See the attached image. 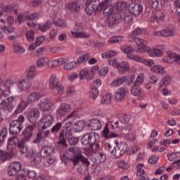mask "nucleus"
Segmentation results:
<instances>
[{"label":"nucleus","instance_id":"052dcab7","mask_svg":"<svg viewBox=\"0 0 180 180\" xmlns=\"http://www.w3.org/2000/svg\"><path fill=\"white\" fill-rule=\"evenodd\" d=\"M144 82V74L143 73H140L136 77V81L134 83V85H141Z\"/></svg>","mask_w":180,"mask_h":180},{"label":"nucleus","instance_id":"e433bc0d","mask_svg":"<svg viewBox=\"0 0 180 180\" xmlns=\"http://www.w3.org/2000/svg\"><path fill=\"white\" fill-rule=\"evenodd\" d=\"M131 94L133 96H140L143 94L141 87L137 84H134L131 87Z\"/></svg>","mask_w":180,"mask_h":180},{"label":"nucleus","instance_id":"ea45409f","mask_svg":"<svg viewBox=\"0 0 180 180\" xmlns=\"http://www.w3.org/2000/svg\"><path fill=\"white\" fill-rule=\"evenodd\" d=\"M13 51L14 53H16L17 54H24L25 53L26 49H25V47H23L20 44L15 42L13 44Z\"/></svg>","mask_w":180,"mask_h":180},{"label":"nucleus","instance_id":"473e14b6","mask_svg":"<svg viewBox=\"0 0 180 180\" xmlns=\"http://www.w3.org/2000/svg\"><path fill=\"white\" fill-rule=\"evenodd\" d=\"M50 64V59L48 57H40L37 61V65L39 68H43L47 65L49 67Z\"/></svg>","mask_w":180,"mask_h":180},{"label":"nucleus","instance_id":"bf43d9fd","mask_svg":"<svg viewBox=\"0 0 180 180\" xmlns=\"http://www.w3.org/2000/svg\"><path fill=\"white\" fill-rule=\"evenodd\" d=\"M117 54V51H108L104 53H102V58H110L111 57H115Z\"/></svg>","mask_w":180,"mask_h":180},{"label":"nucleus","instance_id":"412c9836","mask_svg":"<svg viewBox=\"0 0 180 180\" xmlns=\"http://www.w3.org/2000/svg\"><path fill=\"white\" fill-rule=\"evenodd\" d=\"M129 91L126 88L120 87L117 89L115 93V101L116 102H122L126 96H127Z\"/></svg>","mask_w":180,"mask_h":180},{"label":"nucleus","instance_id":"79ce46f5","mask_svg":"<svg viewBox=\"0 0 180 180\" xmlns=\"http://www.w3.org/2000/svg\"><path fill=\"white\" fill-rule=\"evenodd\" d=\"M112 99H113V96L111 94H105L102 97L101 103L102 105H109L112 102Z\"/></svg>","mask_w":180,"mask_h":180},{"label":"nucleus","instance_id":"9b49d317","mask_svg":"<svg viewBox=\"0 0 180 180\" xmlns=\"http://www.w3.org/2000/svg\"><path fill=\"white\" fill-rule=\"evenodd\" d=\"M103 124H105V121L97 118H93L90 120L89 122L87 124V126L89 127V129H91V130L96 131L98 130H101Z\"/></svg>","mask_w":180,"mask_h":180},{"label":"nucleus","instance_id":"72a5a7b5","mask_svg":"<svg viewBox=\"0 0 180 180\" xmlns=\"http://www.w3.org/2000/svg\"><path fill=\"white\" fill-rule=\"evenodd\" d=\"M117 68L120 74H126V72L130 70V66L127 62L124 61L120 63Z\"/></svg>","mask_w":180,"mask_h":180},{"label":"nucleus","instance_id":"4be33fe9","mask_svg":"<svg viewBox=\"0 0 180 180\" xmlns=\"http://www.w3.org/2000/svg\"><path fill=\"white\" fill-rule=\"evenodd\" d=\"M146 53L150 57H161L164 53V52L162 51V48H161V46H158L153 49H148Z\"/></svg>","mask_w":180,"mask_h":180},{"label":"nucleus","instance_id":"0e129e2a","mask_svg":"<svg viewBox=\"0 0 180 180\" xmlns=\"http://www.w3.org/2000/svg\"><path fill=\"white\" fill-rule=\"evenodd\" d=\"M41 18L40 13H34L31 15L28 14L27 20H37Z\"/></svg>","mask_w":180,"mask_h":180},{"label":"nucleus","instance_id":"c756f323","mask_svg":"<svg viewBox=\"0 0 180 180\" xmlns=\"http://www.w3.org/2000/svg\"><path fill=\"white\" fill-rule=\"evenodd\" d=\"M43 96H44V95L39 92L31 93L27 97V102H29V103L37 102V101H39L40 98H43Z\"/></svg>","mask_w":180,"mask_h":180},{"label":"nucleus","instance_id":"7ed1b4c3","mask_svg":"<svg viewBox=\"0 0 180 180\" xmlns=\"http://www.w3.org/2000/svg\"><path fill=\"white\" fill-rule=\"evenodd\" d=\"M60 160L64 164H68V162H70V161H72V162H73L75 165H77V164H78V162H79L80 161L86 167H89V165L91 164L89 162V160H88V159L82 155H75L72 158H70L69 156L67 155V154H62L60 155Z\"/></svg>","mask_w":180,"mask_h":180},{"label":"nucleus","instance_id":"bb28decb","mask_svg":"<svg viewBox=\"0 0 180 180\" xmlns=\"http://www.w3.org/2000/svg\"><path fill=\"white\" fill-rule=\"evenodd\" d=\"M44 129H39V131L37 134V138L33 141L34 143H40L41 140L49 137L50 134V130L44 131Z\"/></svg>","mask_w":180,"mask_h":180},{"label":"nucleus","instance_id":"603ef678","mask_svg":"<svg viewBox=\"0 0 180 180\" xmlns=\"http://www.w3.org/2000/svg\"><path fill=\"white\" fill-rule=\"evenodd\" d=\"M2 86H4V79H2V77H0V96H4V98H6V96L9 95V91L2 89Z\"/></svg>","mask_w":180,"mask_h":180},{"label":"nucleus","instance_id":"aec40b11","mask_svg":"<svg viewBox=\"0 0 180 180\" xmlns=\"http://www.w3.org/2000/svg\"><path fill=\"white\" fill-rule=\"evenodd\" d=\"M32 81L27 77L22 79L18 84V87L20 91H27L32 87Z\"/></svg>","mask_w":180,"mask_h":180},{"label":"nucleus","instance_id":"0eeeda50","mask_svg":"<svg viewBox=\"0 0 180 180\" xmlns=\"http://www.w3.org/2000/svg\"><path fill=\"white\" fill-rule=\"evenodd\" d=\"M127 151H129V146L124 143H117L116 147L112 149L111 153L115 158H121Z\"/></svg>","mask_w":180,"mask_h":180},{"label":"nucleus","instance_id":"2eb2a0df","mask_svg":"<svg viewBox=\"0 0 180 180\" xmlns=\"http://www.w3.org/2000/svg\"><path fill=\"white\" fill-rule=\"evenodd\" d=\"M25 157L30 158L32 165H37L40 164V162L41 161V158H40V153L36 151V150H30V153L26 155Z\"/></svg>","mask_w":180,"mask_h":180},{"label":"nucleus","instance_id":"3c124183","mask_svg":"<svg viewBox=\"0 0 180 180\" xmlns=\"http://www.w3.org/2000/svg\"><path fill=\"white\" fill-rule=\"evenodd\" d=\"M89 95H90V98H91V99H94V101H95V99H96V98L99 96V90L98 89V87L91 86Z\"/></svg>","mask_w":180,"mask_h":180},{"label":"nucleus","instance_id":"a18cd8bd","mask_svg":"<svg viewBox=\"0 0 180 180\" xmlns=\"http://www.w3.org/2000/svg\"><path fill=\"white\" fill-rule=\"evenodd\" d=\"M78 65V62L77 60H75L65 64L63 68L64 70H73V68H77Z\"/></svg>","mask_w":180,"mask_h":180},{"label":"nucleus","instance_id":"c9c22d12","mask_svg":"<svg viewBox=\"0 0 180 180\" xmlns=\"http://www.w3.org/2000/svg\"><path fill=\"white\" fill-rule=\"evenodd\" d=\"M67 63V60H65V58H59V59H56L55 60H49V68H53L54 67H58V65H61L63 64H65Z\"/></svg>","mask_w":180,"mask_h":180},{"label":"nucleus","instance_id":"9d476101","mask_svg":"<svg viewBox=\"0 0 180 180\" xmlns=\"http://www.w3.org/2000/svg\"><path fill=\"white\" fill-rule=\"evenodd\" d=\"M38 106L41 112H49V110L53 109V107L54 106V102H53L51 98H42L39 101Z\"/></svg>","mask_w":180,"mask_h":180},{"label":"nucleus","instance_id":"dca6fc26","mask_svg":"<svg viewBox=\"0 0 180 180\" xmlns=\"http://www.w3.org/2000/svg\"><path fill=\"white\" fill-rule=\"evenodd\" d=\"M12 11L18 15V5L16 4H9L8 6H4L3 3H0V16L4 15V12H12Z\"/></svg>","mask_w":180,"mask_h":180},{"label":"nucleus","instance_id":"69168bd1","mask_svg":"<svg viewBox=\"0 0 180 180\" xmlns=\"http://www.w3.org/2000/svg\"><path fill=\"white\" fill-rule=\"evenodd\" d=\"M25 36L28 41H33V40H34V31L33 30L27 31Z\"/></svg>","mask_w":180,"mask_h":180},{"label":"nucleus","instance_id":"774afa93","mask_svg":"<svg viewBox=\"0 0 180 180\" xmlns=\"http://www.w3.org/2000/svg\"><path fill=\"white\" fill-rule=\"evenodd\" d=\"M1 30L4 32V33H13L15 30V27H12V26H4L1 27Z\"/></svg>","mask_w":180,"mask_h":180},{"label":"nucleus","instance_id":"7c9ffc66","mask_svg":"<svg viewBox=\"0 0 180 180\" xmlns=\"http://www.w3.org/2000/svg\"><path fill=\"white\" fill-rule=\"evenodd\" d=\"M121 18L120 20L118 21V23L121 21L123 20L124 23L125 25H130V23H133V15L130 14V13H124V14H120Z\"/></svg>","mask_w":180,"mask_h":180},{"label":"nucleus","instance_id":"c85d7f7f","mask_svg":"<svg viewBox=\"0 0 180 180\" xmlns=\"http://www.w3.org/2000/svg\"><path fill=\"white\" fill-rule=\"evenodd\" d=\"M54 148L51 146H45L40 151V155L42 158H46L52 155Z\"/></svg>","mask_w":180,"mask_h":180},{"label":"nucleus","instance_id":"5fc2aeb1","mask_svg":"<svg viewBox=\"0 0 180 180\" xmlns=\"http://www.w3.org/2000/svg\"><path fill=\"white\" fill-rule=\"evenodd\" d=\"M123 40H124V38L122 36L112 37L108 39V43L115 44L116 43H122Z\"/></svg>","mask_w":180,"mask_h":180},{"label":"nucleus","instance_id":"864d4df0","mask_svg":"<svg viewBox=\"0 0 180 180\" xmlns=\"http://www.w3.org/2000/svg\"><path fill=\"white\" fill-rule=\"evenodd\" d=\"M121 51L127 54V56H131V53L134 51V48L130 46H121Z\"/></svg>","mask_w":180,"mask_h":180},{"label":"nucleus","instance_id":"49530a36","mask_svg":"<svg viewBox=\"0 0 180 180\" xmlns=\"http://www.w3.org/2000/svg\"><path fill=\"white\" fill-rule=\"evenodd\" d=\"M46 160L44 161V165L45 167H50L56 162V156H53V155H51L50 156H48L45 158Z\"/></svg>","mask_w":180,"mask_h":180},{"label":"nucleus","instance_id":"8fccbe9b","mask_svg":"<svg viewBox=\"0 0 180 180\" xmlns=\"http://www.w3.org/2000/svg\"><path fill=\"white\" fill-rule=\"evenodd\" d=\"M68 9L71 11V12H79L80 7H79V4H78L77 1L70 3L68 6Z\"/></svg>","mask_w":180,"mask_h":180},{"label":"nucleus","instance_id":"13d9d810","mask_svg":"<svg viewBox=\"0 0 180 180\" xmlns=\"http://www.w3.org/2000/svg\"><path fill=\"white\" fill-rule=\"evenodd\" d=\"M167 54L169 58H174V61L180 65V55H178L177 53L172 51H169Z\"/></svg>","mask_w":180,"mask_h":180},{"label":"nucleus","instance_id":"a19ab883","mask_svg":"<svg viewBox=\"0 0 180 180\" xmlns=\"http://www.w3.org/2000/svg\"><path fill=\"white\" fill-rule=\"evenodd\" d=\"M26 108H27V103L25 101H21L14 113L15 115H19V113H22V112H23Z\"/></svg>","mask_w":180,"mask_h":180},{"label":"nucleus","instance_id":"680f3d73","mask_svg":"<svg viewBox=\"0 0 180 180\" xmlns=\"http://www.w3.org/2000/svg\"><path fill=\"white\" fill-rule=\"evenodd\" d=\"M8 135V129L3 128L0 132V144L4 143L5 139H6V136Z\"/></svg>","mask_w":180,"mask_h":180},{"label":"nucleus","instance_id":"a878e982","mask_svg":"<svg viewBox=\"0 0 180 180\" xmlns=\"http://www.w3.org/2000/svg\"><path fill=\"white\" fill-rule=\"evenodd\" d=\"M71 112V105L65 103H62L57 110V115L59 116H65V113Z\"/></svg>","mask_w":180,"mask_h":180},{"label":"nucleus","instance_id":"5701e85b","mask_svg":"<svg viewBox=\"0 0 180 180\" xmlns=\"http://www.w3.org/2000/svg\"><path fill=\"white\" fill-rule=\"evenodd\" d=\"M153 34L154 36L162 37H174V36H175V32L172 30L166 29L160 31H155Z\"/></svg>","mask_w":180,"mask_h":180},{"label":"nucleus","instance_id":"e2e57ef3","mask_svg":"<svg viewBox=\"0 0 180 180\" xmlns=\"http://www.w3.org/2000/svg\"><path fill=\"white\" fill-rule=\"evenodd\" d=\"M57 36H58V30L57 29H51L49 32V39L56 40Z\"/></svg>","mask_w":180,"mask_h":180},{"label":"nucleus","instance_id":"f03ea898","mask_svg":"<svg viewBox=\"0 0 180 180\" xmlns=\"http://www.w3.org/2000/svg\"><path fill=\"white\" fill-rule=\"evenodd\" d=\"M36 124H32L28 125L23 131L24 137L20 141V143H18V149L20 154H25V156L27 154H30V151H29V148L26 146V142L29 141L33 136V130L36 129Z\"/></svg>","mask_w":180,"mask_h":180},{"label":"nucleus","instance_id":"423d86ee","mask_svg":"<svg viewBox=\"0 0 180 180\" xmlns=\"http://www.w3.org/2000/svg\"><path fill=\"white\" fill-rule=\"evenodd\" d=\"M54 122V117L50 114L44 115L38 122V127L39 130H46L49 127H51Z\"/></svg>","mask_w":180,"mask_h":180},{"label":"nucleus","instance_id":"4c0bfd02","mask_svg":"<svg viewBox=\"0 0 180 180\" xmlns=\"http://www.w3.org/2000/svg\"><path fill=\"white\" fill-rule=\"evenodd\" d=\"M71 34L75 39H88L90 35L86 32L72 31Z\"/></svg>","mask_w":180,"mask_h":180},{"label":"nucleus","instance_id":"6ab92c4d","mask_svg":"<svg viewBox=\"0 0 180 180\" xmlns=\"http://www.w3.org/2000/svg\"><path fill=\"white\" fill-rule=\"evenodd\" d=\"M40 118V111L38 108H32L28 112V120L30 123H36Z\"/></svg>","mask_w":180,"mask_h":180},{"label":"nucleus","instance_id":"6e6d98bb","mask_svg":"<svg viewBox=\"0 0 180 180\" xmlns=\"http://www.w3.org/2000/svg\"><path fill=\"white\" fill-rule=\"evenodd\" d=\"M53 23L54 26H56V27H65V26H67L65 20L61 18H58V20H53Z\"/></svg>","mask_w":180,"mask_h":180},{"label":"nucleus","instance_id":"39448f33","mask_svg":"<svg viewBox=\"0 0 180 180\" xmlns=\"http://www.w3.org/2000/svg\"><path fill=\"white\" fill-rule=\"evenodd\" d=\"M49 85L51 89H53L55 92H57L58 95H63L64 94V86L58 83L57 75H52L49 80Z\"/></svg>","mask_w":180,"mask_h":180},{"label":"nucleus","instance_id":"58836bf2","mask_svg":"<svg viewBox=\"0 0 180 180\" xmlns=\"http://www.w3.org/2000/svg\"><path fill=\"white\" fill-rule=\"evenodd\" d=\"M165 0H153L152 8L155 11H161L164 5Z\"/></svg>","mask_w":180,"mask_h":180},{"label":"nucleus","instance_id":"09e8293b","mask_svg":"<svg viewBox=\"0 0 180 180\" xmlns=\"http://www.w3.org/2000/svg\"><path fill=\"white\" fill-rule=\"evenodd\" d=\"M150 70L152 72H155V74H164L165 72V68L160 65L152 67Z\"/></svg>","mask_w":180,"mask_h":180},{"label":"nucleus","instance_id":"ddd939ff","mask_svg":"<svg viewBox=\"0 0 180 180\" xmlns=\"http://www.w3.org/2000/svg\"><path fill=\"white\" fill-rule=\"evenodd\" d=\"M23 129V124L19 121H12L9 125L10 134H18Z\"/></svg>","mask_w":180,"mask_h":180},{"label":"nucleus","instance_id":"cd10ccee","mask_svg":"<svg viewBox=\"0 0 180 180\" xmlns=\"http://www.w3.org/2000/svg\"><path fill=\"white\" fill-rule=\"evenodd\" d=\"M20 141L19 139L16 137L10 138L8 142L7 148L10 151H12L14 148H16V146L18 147Z\"/></svg>","mask_w":180,"mask_h":180},{"label":"nucleus","instance_id":"f3484780","mask_svg":"<svg viewBox=\"0 0 180 180\" xmlns=\"http://www.w3.org/2000/svg\"><path fill=\"white\" fill-rule=\"evenodd\" d=\"M129 12L134 16H139L143 13V6L139 4L131 3L128 6Z\"/></svg>","mask_w":180,"mask_h":180},{"label":"nucleus","instance_id":"4d7b16f0","mask_svg":"<svg viewBox=\"0 0 180 180\" xmlns=\"http://www.w3.org/2000/svg\"><path fill=\"white\" fill-rule=\"evenodd\" d=\"M91 58V54L89 53H84L80 57L78 58L77 59V63L78 64H82V63H86L88 60Z\"/></svg>","mask_w":180,"mask_h":180},{"label":"nucleus","instance_id":"2f4dec72","mask_svg":"<svg viewBox=\"0 0 180 180\" xmlns=\"http://www.w3.org/2000/svg\"><path fill=\"white\" fill-rule=\"evenodd\" d=\"M127 81V77L122 76L115 79L110 84L111 86H120V85H123Z\"/></svg>","mask_w":180,"mask_h":180},{"label":"nucleus","instance_id":"6e6552de","mask_svg":"<svg viewBox=\"0 0 180 180\" xmlns=\"http://www.w3.org/2000/svg\"><path fill=\"white\" fill-rule=\"evenodd\" d=\"M77 116V110H74L70 114H69L65 118H64L60 122H57L53 127H52L51 129V133L52 134H57L61 128L63 127V124L67 122L69 119H74Z\"/></svg>","mask_w":180,"mask_h":180},{"label":"nucleus","instance_id":"338daca9","mask_svg":"<svg viewBox=\"0 0 180 180\" xmlns=\"http://www.w3.org/2000/svg\"><path fill=\"white\" fill-rule=\"evenodd\" d=\"M86 124L85 122L82 120H79L77 124H76V129L77 131H82L85 128V126Z\"/></svg>","mask_w":180,"mask_h":180},{"label":"nucleus","instance_id":"f8f14e48","mask_svg":"<svg viewBox=\"0 0 180 180\" xmlns=\"http://www.w3.org/2000/svg\"><path fill=\"white\" fill-rule=\"evenodd\" d=\"M13 101H15V97L13 96H10L2 101L1 103V106L3 108V110L5 112H12L15 108V106H13V104H12Z\"/></svg>","mask_w":180,"mask_h":180},{"label":"nucleus","instance_id":"f257e3e1","mask_svg":"<svg viewBox=\"0 0 180 180\" xmlns=\"http://www.w3.org/2000/svg\"><path fill=\"white\" fill-rule=\"evenodd\" d=\"M91 8L96 12H99L103 9V13L107 15L108 22H110V25H117L122 18L120 13H115V7L112 4V0H105L101 3H94L91 4Z\"/></svg>","mask_w":180,"mask_h":180},{"label":"nucleus","instance_id":"393cba45","mask_svg":"<svg viewBox=\"0 0 180 180\" xmlns=\"http://www.w3.org/2000/svg\"><path fill=\"white\" fill-rule=\"evenodd\" d=\"M37 75H39V72H37V68L35 65H31L27 68L25 78L33 79V78H35Z\"/></svg>","mask_w":180,"mask_h":180},{"label":"nucleus","instance_id":"a211bd4d","mask_svg":"<svg viewBox=\"0 0 180 180\" xmlns=\"http://www.w3.org/2000/svg\"><path fill=\"white\" fill-rule=\"evenodd\" d=\"M22 169V164L19 162H13L8 170V174L9 176H14V175H16L19 171Z\"/></svg>","mask_w":180,"mask_h":180},{"label":"nucleus","instance_id":"c03bdc74","mask_svg":"<svg viewBox=\"0 0 180 180\" xmlns=\"http://www.w3.org/2000/svg\"><path fill=\"white\" fill-rule=\"evenodd\" d=\"M27 13H21L18 16L15 23H17V25H22V23H23L25 20H27Z\"/></svg>","mask_w":180,"mask_h":180},{"label":"nucleus","instance_id":"37998d69","mask_svg":"<svg viewBox=\"0 0 180 180\" xmlns=\"http://www.w3.org/2000/svg\"><path fill=\"white\" fill-rule=\"evenodd\" d=\"M37 27L40 32H47L49 29L51 27V21H47L45 24L41 25V24H38Z\"/></svg>","mask_w":180,"mask_h":180},{"label":"nucleus","instance_id":"1a4fd4ad","mask_svg":"<svg viewBox=\"0 0 180 180\" xmlns=\"http://www.w3.org/2000/svg\"><path fill=\"white\" fill-rule=\"evenodd\" d=\"M96 137H99V135L95 132L85 134L81 139L82 144L83 146H93L96 141Z\"/></svg>","mask_w":180,"mask_h":180},{"label":"nucleus","instance_id":"f704fd0d","mask_svg":"<svg viewBox=\"0 0 180 180\" xmlns=\"http://www.w3.org/2000/svg\"><path fill=\"white\" fill-rule=\"evenodd\" d=\"M116 8L120 12L118 13L120 15H123L127 12V4L123 1L118 2L116 4Z\"/></svg>","mask_w":180,"mask_h":180},{"label":"nucleus","instance_id":"b1692460","mask_svg":"<svg viewBox=\"0 0 180 180\" xmlns=\"http://www.w3.org/2000/svg\"><path fill=\"white\" fill-rule=\"evenodd\" d=\"M72 136V132L71 131V129H66L65 132V136H64V132H61L60 136H59V144H62L63 146H67V139L68 140L70 139V137Z\"/></svg>","mask_w":180,"mask_h":180},{"label":"nucleus","instance_id":"20e7f679","mask_svg":"<svg viewBox=\"0 0 180 180\" xmlns=\"http://www.w3.org/2000/svg\"><path fill=\"white\" fill-rule=\"evenodd\" d=\"M120 126V122L116 121L115 122H108L105 124L103 130L102 131V134L105 139H115L117 137V134L110 133L109 134V129L111 130H116Z\"/></svg>","mask_w":180,"mask_h":180},{"label":"nucleus","instance_id":"de8ad7c7","mask_svg":"<svg viewBox=\"0 0 180 180\" xmlns=\"http://www.w3.org/2000/svg\"><path fill=\"white\" fill-rule=\"evenodd\" d=\"M15 84H16V82H14V80H12V79H7L5 82H3V85L4 88H6V89L8 91L9 89H11V88H12V86H13Z\"/></svg>","mask_w":180,"mask_h":180},{"label":"nucleus","instance_id":"4468645a","mask_svg":"<svg viewBox=\"0 0 180 180\" xmlns=\"http://www.w3.org/2000/svg\"><path fill=\"white\" fill-rule=\"evenodd\" d=\"M135 43L137 44L138 48L135 49L136 53H144L148 50L147 47V41L141 37H136L134 40Z\"/></svg>","mask_w":180,"mask_h":180}]
</instances>
